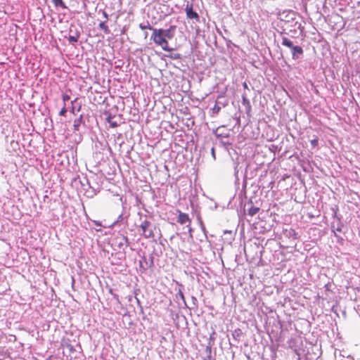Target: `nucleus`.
<instances>
[{
  "label": "nucleus",
  "mask_w": 360,
  "mask_h": 360,
  "mask_svg": "<svg viewBox=\"0 0 360 360\" xmlns=\"http://www.w3.org/2000/svg\"><path fill=\"white\" fill-rule=\"evenodd\" d=\"M175 25H171L168 29H154L151 34V39L154 44L160 46L165 51H172L173 49L169 46L168 40L173 39L176 30Z\"/></svg>",
  "instance_id": "nucleus-1"
},
{
  "label": "nucleus",
  "mask_w": 360,
  "mask_h": 360,
  "mask_svg": "<svg viewBox=\"0 0 360 360\" xmlns=\"http://www.w3.org/2000/svg\"><path fill=\"white\" fill-rule=\"evenodd\" d=\"M281 44L283 46L291 49L292 58L294 59L299 58V57L303 54L304 51L302 48L300 46H294L292 41L286 37H282Z\"/></svg>",
  "instance_id": "nucleus-2"
},
{
  "label": "nucleus",
  "mask_w": 360,
  "mask_h": 360,
  "mask_svg": "<svg viewBox=\"0 0 360 360\" xmlns=\"http://www.w3.org/2000/svg\"><path fill=\"white\" fill-rule=\"evenodd\" d=\"M142 230V234L146 238H153L154 236L153 231L152 229V224L148 220H144L140 225Z\"/></svg>",
  "instance_id": "nucleus-3"
},
{
  "label": "nucleus",
  "mask_w": 360,
  "mask_h": 360,
  "mask_svg": "<svg viewBox=\"0 0 360 360\" xmlns=\"http://www.w3.org/2000/svg\"><path fill=\"white\" fill-rule=\"evenodd\" d=\"M187 18L194 20L195 22H200V16L197 12L193 11V4L187 3L185 8Z\"/></svg>",
  "instance_id": "nucleus-4"
},
{
  "label": "nucleus",
  "mask_w": 360,
  "mask_h": 360,
  "mask_svg": "<svg viewBox=\"0 0 360 360\" xmlns=\"http://www.w3.org/2000/svg\"><path fill=\"white\" fill-rule=\"evenodd\" d=\"M178 212H179V216H178V219H177V222L180 224H187V226L191 229V220L189 218L188 214L181 212L179 210H178Z\"/></svg>",
  "instance_id": "nucleus-5"
},
{
  "label": "nucleus",
  "mask_w": 360,
  "mask_h": 360,
  "mask_svg": "<svg viewBox=\"0 0 360 360\" xmlns=\"http://www.w3.org/2000/svg\"><path fill=\"white\" fill-rule=\"evenodd\" d=\"M103 116V118L108 122V123H109L110 127L115 128L119 125L115 115H111L108 112L104 111Z\"/></svg>",
  "instance_id": "nucleus-6"
},
{
  "label": "nucleus",
  "mask_w": 360,
  "mask_h": 360,
  "mask_svg": "<svg viewBox=\"0 0 360 360\" xmlns=\"http://www.w3.org/2000/svg\"><path fill=\"white\" fill-rule=\"evenodd\" d=\"M242 103L243 105L246 107L247 111L249 112L251 110V105L250 100L247 98L245 95L242 96Z\"/></svg>",
  "instance_id": "nucleus-7"
},
{
  "label": "nucleus",
  "mask_w": 360,
  "mask_h": 360,
  "mask_svg": "<svg viewBox=\"0 0 360 360\" xmlns=\"http://www.w3.org/2000/svg\"><path fill=\"white\" fill-rule=\"evenodd\" d=\"M56 7H60L63 9H66L68 7L63 0H52Z\"/></svg>",
  "instance_id": "nucleus-8"
},
{
  "label": "nucleus",
  "mask_w": 360,
  "mask_h": 360,
  "mask_svg": "<svg viewBox=\"0 0 360 360\" xmlns=\"http://www.w3.org/2000/svg\"><path fill=\"white\" fill-rule=\"evenodd\" d=\"M259 211V208L252 205L248 210V214L251 217L255 215Z\"/></svg>",
  "instance_id": "nucleus-9"
},
{
  "label": "nucleus",
  "mask_w": 360,
  "mask_h": 360,
  "mask_svg": "<svg viewBox=\"0 0 360 360\" xmlns=\"http://www.w3.org/2000/svg\"><path fill=\"white\" fill-rule=\"evenodd\" d=\"M296 341V339L295 338H291L289 341H288V345H289V347L293 349L295 352H297V347L295 346V342Z\"/></svg>",
  "instance_id": "nucleus-10"
},
{
  "label": "nucleus",
  "mask_w": 360,
  "mask_h": 360,
  "mask_svg": "<svg viewBox=\"0 0 360 360\" xmlns=\"http://www.w3.org/2000/svg\"><path fill=\"white\" fill-rule=\"evenodd\" d=\"M139 27L141 30H152V31H153V30L155 29L148 22H147V24L146 25H143L142 24H140L139 25Z\"/></svg>",
  "instance_id": "nucleus-11"
},
{
  "label": "nucleus",
  "mask_w": 360,
  "mask_h": 360,
  "mask_svg": "<svg viewBox=\"0 0 360 360\" xmlns=\"http://www.w3.org/2000/svg\"><path fill=\"white\" fill-rule=\"evenodd\" d=\"M212 110L213 114H217L221 110V107L216 104L214 105Z\"/></svg>",
  "instance_id": "nucleus-12"
},
{
  "label": "nucleus",
  "mask_w": 360,
  "mask_h": 360,
  "mask_svg": "<svg viewBox=\"0 0 360 360\" xmlns=\"http://www.w3.org/2000/svg\"><path fill=\"white\" fill-rule=\"evenodd\" d=\"M70 100V96H69L68 94H64L63 95V102H64V104H65V103H66L67 101H69Z\"/></svg>",
  "instance_id": "nucleus-13"
},
{
  "label": "nucleus",
  "mask_w": 360,
  "mask_h": 360,
  "mask_svg": "<svg viewBox=\"0 0 360 360\" xmlns=\"http://www.w3.org/2000/svg\"><path fill=\"white\" fill-rule=\"evenodd\" d=\"M66 112H67V108L65 107V104H64L63 107L62 108V109L59 112V115H61V116H64Z\"/></svg>",
  "instance_id": "nucleus-14"
},
{
  "label": "nucleus",
  "mask_w": 360,
  "mask_h": 360,
  "mask_svg": "<svg viewBox=\"0 0 360 360\" xmlns=\"http://www.w3.org/2000/svg\"><path fill=\"white\" fill-rule=\"evenodd\" d=\"M310 142H311V145L313 147H316L318 145V139H313Z\"/></svg>",
  "instance_id": "nucleus-15"
},
{
  "label": "nucleus",
  "mask_w": 360,
  "mask_h": 360,
  "mask_svg": "<svg viewBox=\"0 0 360 360\" xmlns=\"http://www.w3.org/2000/svg\"><path fill=\"white\" fill-rule=\"evenodd\" d=\"M78 127H79V120L78 121L75 120V124H74L75 129L78 130Z\"/></svg>",
  "instance_id": "nucleus-16"
},
{
  "label": "nucleus",
  "mask_w": 360,
  "mask_h": 360,
  "mask_svg": "<svg viewBox=\"0 0 360 360\" xmlns=\"http://www.w3.org/2000/svg\"><path fill=\"white\" fill-rule=\"evenodd\" d=\"M104 100L105 99L103 98L101 96H99V101H98V103L100 104L101 103L100 101H102L103 105H104Z\"/></svg>",
  "instance_id": "nucleus-17"
},
{
  "label": "nucleus",
  "mask_w": 360,
  "mask_h": 360,
  "mask_svg": "<svg viewBox=\"0 0 360 360\" xmlns=\"http://www.w3.org/2000/svg\"><path fill=\"white\" fill-rule=\"evenodd\" d=\"M180 297L184 300V295L181 291H179Z\"/></svg>",
  "instance_id": "nucleus-18"
},
{
  "label": "nucleus",
  "mask_w": 360,
  "mask_h": 360,
  "mask_svg": "<svg viewBox=\"0 0 360 360\" xmlns=\"http://www.w3.org/2000/svg\"><path fill=\"white\" fill-rule=\"evenodd\" d=\"M243 86L244 89H248V84H247V83H246V82H244V83L243 84Z\"/></svg>",
  "instance_id": "nucleus-19"
},
{
  "label": "nucleus",
  "mask_w": 360,
  "mask_h": 360,
  "mask_svg": "<svg viewBox=\"0 0 360 360\" xmlns=\"http://www.w3.org/2000/svg\"><path fill=\"white\" fill-rule=\"evenodd\" d=\"M70 40L76 41L77 39H75L74 37H70Z\"/></svg>",
  "instance_id": "nucleus-20"
},
{
  "label": "nucleus",
  "mask_w": 360,
  "mask_h": 360,
  "mask_svg": "<svg viewBox=\"0 0 360 360\" xmlns=\"http://www.w3.org/2000/svg\"><path fill=\"white\" fill-rule=\"evenodd\" d=\"M180 58V55L179 54H177L175 56H174V58H175V59H177V58Z\"/></svg>",
  "instance_id": "nucleus-21"
},
{
  "label": "nucleus",
  "mask_w": 360,
  "mask_h": 360,
  "mask_svg": "<svg viewBox=\"0 0 360 360\" xmlns=\"http://www.w3.org/2000/svg\"><path fill=\"white\" fill-rule=\"evenodd\" d=\"M124 239L126 240V242L128 241V239H127V238L126 236L124 237Z\"/></svg>",
  "instance_id": "nucleus-22"
},
{
  "label": "nucleus",
  "mask_w": 360,
  "mask_h": 360,
  "mask_svg": "<svg viewBox=\"0 0 360 360\" xmlns=\"http://www.w3.org/2000/svg\"><path fill=\"white\" fill-rule=\"evenodd\" d=\"M0 360H2V359H0Z\"/></svg>",
  "instance_id": "nucleus-23"
}]
</instances>
